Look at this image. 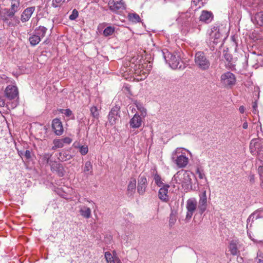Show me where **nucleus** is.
Returning a JSON list of instances; mask_svg holds the SVG:
<instances>
[{"instance_id": "obj_25", "label": "nucleus", "mask_w": 263, "mask_h": 263, "mask_svg": "<svg viewBox=\"0 0 263 263\" xmlns=\"http://www.w3.org/2000/svg\"><path fill=\"white\" fill-rule=\"evenodd\" d=\"M20 0H11L10 10L15 14L20 9Z\"/></svg>"}, {"instance_id": "obj_15", "label": "nucleus", "mask_w": 263, "mask_h": 263, "mask_svg": "<svg viewBox=\"0 0 263 263\" xmlns=\"http://www.w3.org/2000/svg\"><path fill=\"white\" fill-rule=\"evenodd\" d=\"M35 9V7H30L26 8L21 15V20L25 23L29 20Z\"/></svg>"}, {"instance_id": "obj_5", "label": "nucleus", "mask_w": 263, "mask_h": 263, "mask_svg": "<svg viewBox=\"0 0 263 263\" xmlns=\"http://www.w3.org/2000/svg\"><path fill=\"white\" fill-rule=\"evenodd\" d=\"M220 82L226 87L231 88L236 84V77L231 72L227 71L221 74Z\"/></svg>"}, {"instance_id": "obj_8", "label": "nucleus", "mask_w": 263, "mask_h": 263, "mask_svg": "<svg viewBox=\"0 0 263 263\" xmlns=\"http://www.w3.org/2000/svg\"><path fill=\"white\" fill-rule=\"evenodd\" d=\"M148 74V70L145 69L143 65L137 64L134 66V77L137 81L144 80Z\"/></svg>"}, {"instance_id": "obj_10", "label": "nucleus", "mask_w": 263, "mask_h": 263, "mask_svg": "<svg viewBox=\"0 0 263 263\" xmlns=\"http://www.w3.org/2000/svg\"><path fill=\"white\" fill-rule=\"evenodd\" d=\"M4 96L9 100L15 99L18 96L17 87L13 84H9L4 90Z\"/></svg>"}, {"instance_id": "obj_16", "label": "nucleus", "mask_w": 263, "mask_h": 263, "mask_svg": "<svg viewBox=\"0 0 263 263\" xmlns=\"http://www.w3.org/2000/svg\"><path fill=\"white\" fill-rule=\"evenodd\" d=\"M50 169L52 172H56L59 177H63L65 174V171L63 165L54 161L50 163Z\"/></svg>"}, {"instance_id": "obj_22", "label": "nucleus", "mask_w": 263, "mask_h": 263, "mask_svg": "<svg viewBox=\"0 0 263 263\" xmlns=\"http://www.w3.org/2000/svg\"><path fill=\"white\" fill-rule=\"evenodd\" d=\"M238 242L237 240H232L230 245L229 246V251L231 254L234 256H238L240 254V251L238 250Z\"/></svg>"}, {"instance_id": "obj_60", "label": "nucleus", "mask_w": 263, "mask_h": 263, "mask_svg": "<svg viewBox=\"0 0 263 263\" xmlns=\"http://www.w3.org/2000/svg\"><path fill=\"white\" fill-rule=\"evenodd\" d=\"M116 261L117 263H122L121 262V261L119 258L116 259L115 262Z\"/></svg>"}, {"instance_id": "obj_17", "label": "nucleus", "mask_w": 263, "mask_h": 263, "mask_svg": "<svg viewBox=\"0 0 263 263\" xmlns=\"http://www.w3.org/2000/svg\"><path fill=\"white\" fill-rule=\"evenodd\" d=\"M147 185V182L146 178L143 176L140 177L138 181L137 186V191L139 194L143 195L145 193Z\"/></svg>"}, {"instance_id": "obj_1", "label": "nucleus", "mask_w": 263, "mask_h": 263, "mask_svg": "<svg viewBox=\"0 0 263 263\" xmlns=\"http://www.w3.org/2000/svg\"><path fill=\"white\" fill-rule=\"evenodd\" d=\"M162 52L166 62L172 69H184L186 67V64L181 60L178 52L171 53L166 49L162 50Z\"/></svg>"}, {"instance_id": "obj_58", "label": "nucleus", "mask_w": 263, "mask_h": 263, "mask_svg": "<svg viewBox=\"0 0 263 263\" xmlns=\"http://www.w3.org/2000/svg\"><path fill=\"white\" fill-rule=\"evenodd\" d=\"M260 175L261 176H263V167H261L259 170Z\"/></svg>"}, {"instance_id": "obj_31", "label": "nucleus", "mask_w": 263, "mask_h": 263, "mask_svg": "<svg viewBox=\"0 0 263 263\" xmlns=\"http://www.w3.org/2000/svg\"><path fill=\"white\" fill-rule=\"evenodd\" d=\"M1 80L0 82L2 83H6L8 85L15 84V81L13 79L9 78L5 74H2L1 76Z\"/></svg>"}, {"instance_id": "obj_45", "label": "nucleus", "mask_w": 263, "mask_h": 263, "mask_svg": "<svg viewBox=\"0 0 263 263\" xmlns=\"http://www.w3.org/2000/svg\"><path fill=\"white\" fill-rule=\"evenodd\" d=\"M60 112L62 114H64L66 117H70L72 115V111L68 108L66 109H61Z\"/></svg>"}, {"instance_id": "obj_41", "label": "nucleus", "mask_w": 263, "mask_h": 263, "mask_svg": "<svg viewBox=\"0 0 263 263\" xmlns=\"http://www.w3.org/2000/svg\"><path fill=\"white\" fill-rule=\"evenodd\" d=\"M105 258L107 263H116V260L114 259L112 255L109 252H106L105 253Z\"/></svg>"}, {"instance_id": "obj_33", "label": "nucleus", "mask_w": 263, "mask_h": 263, "mask_svg": "<svg viewBox=\"0 0 263 263\" xmlns=\"http://www.w3.org/2000/svg\"><path fill=\"white\" fill-rule=\"evenodd\" d=\"M115 28L112 26L107 27L103 31V35L105 37L111 35L115 32Z\"/></svg>"}, {"instance_id": "obj_55", "label": "nucleus", "mask_w": 263, "mask_h": 263, "mask_svg": "<svg viewBox=\"0 0 263 263\" xmlns=\"http://www.w3.org/2000/svg\"><path fill=\"white\" fill-rule=\"evenodd\" d=\"M237 261L239 262H242L243 261V258L241 256H240V255L237 256Z\"/></svg>"}, {"instance_id": "obj_23", "label": "nucleus", "mask_w": 263, "mask_h": 263, "mask_svg": "<svg viewBox=\"0 0 263 263\" xmlns=\"http://www.w3.org/2000/svg\"><path fill=\"white\" fill-rule=\"evenodd\" d=\"M79 212L81 215L86 219H88L91 217V211L89 208L85 206H81Z\"/></svg>"}, {"instance_id": "obj_32", "label": "nucleus", "mask_w": 263, "mask_h": 263, "mask_svg": "<svg viewBox=\"0 0 263 263\" xmlns=\"http://www.w3.org/2000/svg\"><path fill=\"white\" fill-rule=\"evenodd\" d=\"M84 172L87 175H91L92 172V166L90 161H87L85 163Z\"/></svg>"}, {"instance_id": "obj_47", "label": "nucleus", "mask_w": 263, "mask_h": 263, "mask_svg": "<svg viewBox=\"0 0 263 263\" xmlns=\"http://www.w3.org/2000/svg\"><path fill=\"white\" fill-rule=\"evenodd\" d=\"M224 59L229 63H230L233 59L232 55L228 53L225 52L223 54Z\"/></svg>"}, {"instance_id": "obj_43", "label": "nucleus", "mask_w": 263, "mask_h": 263, "mask_svg": "<svg viewBox=\"0 0 263 263\" xmlns=\"http://www.w3.org/2000/svg\"><path fill=\"white\" fill-rule=\"evenodd\" d=\"M78 15L79 12L78 10L76 9H74L72 10L71 14L69 15V19L71 21L75 20L78 17Z\"/></svg>"}, {"instance_id": "obj_13", "label": "nucleus", "mask_w": 263, "mask_h": 263, "mask_svg": "<svg viewBox=\"0 0 263 263\" xmlns=\"http://www.w3.org/2000/svg\"><path fill=\"white\" fill-rule=\"evenodd\" d=\"M199 196V200L198 208L199 210V213L200 214H202L205 211L207 208V197L206 191L203 190Z\"/></svg>"}, {"instance_id": "obj_51", "label": "nucleus", "mask_w": 263, "mask_h": 263, "mask_svg": "<svg viewBox=\"0 0 263 263\" xmlns=\"http://www.w3.org/2000/svg\"><path fill=\"white\" fill-rule=\"evenodd\" d=\"M31 152L29 150H26L25 152V156L27 159H29L31 156Z\"/></svg>"}, {"instance_id": "obj_49", "label": "nucleus", "mask_w": 263, "mask_h": 263, "mask_svg": "<svg viewBox=\"0 0 263 263\" xmlns=\"http://www.w3.org/2000/svg\"><path fill=\"white\" fill-rule=\"evenodd\" d=\"M254 213H257L256 215L258 217V218H263V209H258L254 211Z\"/></svg>"}, {"instance_id": "obj_19", "label": "nucleus", "mask_w": 263, "mask_h": 263, "mask_svg": "<svg viewBox=\"0 0 263 263\" xmlns=\"http://www.w3.org/2000/svg\"><path fill=\"white\" fill-rule=\"evenodd\" d=\"M136 180L132 179L129 182L126 191V195L128 197L133 198L136 191Z\"/></svg>"}, {"instance_id": "obj_54", "label": "nucleus", "mask_w": 263, "mask_h": 263, "mask_svg": "<svg viewBox=\"0 0 263 263\" xmlns=\"http://www.w3.org/2000/svg\"><path fill=\"white\" fill-rule=\"evenodd\" d=\"M245 108L243 106H240L239 107V110L241 114H243L245 112Z\"/></svg>"}, {"instance_id": "obj_20", "label": "nucleus", "mask_w": 263, "mask_h": 263, "mask_svg": "<svg viewBox=\"0 0 263 263\" xmlns=\"http://www.w3.org/2000/svg\"><path fill=\"white\" fill-rule=\"evenodd\" d=\"M142 119L140 115L136 114L130 120L129 124L132 128H136L141 126Z\"/></svg>"}, {"instance_id": "obj_3", "label": "nucleus", "mask_w": 263, "mask_h": 263, "mask_svg": "<svg viewBox=\"0 0 263 263\" xmlns=\"http://www.w3.org/2000/svg\"><path fill=\"white\" fill-rule=\"evenodd\" d=\"M250 153L256 155L259 159L263 161V140L259 139H253L250 143Z\"/></svg>"}, {"instance_id": "obj_21", "label": "nucleus", "mask_w": 263, "mask_h": 263, "mask_svg": "<svg viewBox=\"0 0 263 263\" xmlns=\"http://www.w3.org/2000/svg\"><path fill=\"white\" fill-rule=\"evenodd\" d=\"M213 18V15L212 13L206 10H203L200 16V21L205 23L211 22Z\"/></svg>"}, {"instance_id": "obj_44", "label": "nucleus", "mask_w": 263, "mask_h": 263, "mask_svg": "<svg viewBox=\"0 0 263 263\" xmlns=\"http://www.w3.org/2000/svg\"><path fill=\"white\" fill-rule=\"evenodd\" d=\"M53 143L55 145V147H58V148H62L64 146L62 139H54L53 141Z\"/></svg>"}, {"instance_id": "obj_34", "label": "nucleus", "mask_w": 263, "mask_h": 263, "mask_svg": "<svg viewBox=\"0 0 263 263\" xmlns=\"http://www.w3.org/2000/svg\"><path fill=\"white\" fill-rule=\"evenodd\" d=\"M135 105L137 108V109L141 112V115L143 117L146 115V109L144 107L142 104L136 102Z\"/></svg>"}, {"instance_id": "obj_37", "label": "nucleus", "mask_w": 263, "mask_h": 263, "mask_svg": "<svg viewBox=\"0 0 263 263\" xmlns=\"http://www.w3.org/2000/svg\"><path fill=\"white\" fill-rule=\"evenodd\" d=\"M52 156V154H50V153L45 154L43 156V158H42L43 162L48 164L50 165V163H52L54 162V161H52L50 159Z\"/></svg>"}, {"instance_id": "obj_7", "label": "nucleus", "mask_w": 263, "mask_h": 263, "mask_svg": "<svg viewBox=\"0 0 263 263\" xmlns=\"http://www.w3.org/2000/svg\"><path fill=\"white\" fill-rule=\"evenodd\" d=\"M108 5L110 10L116 13L121 12L126 9V5L123 0H110Z\"/></svg>"}, {"instance_id": "obj_35", "label": "nucleus", "mask_w": 263, "mask_h": 263, "mask_svg": "<svg viewBox=\"0 0 263 263\" xmlns=\"http://www.w3.org/2000/svg\"><path fill=\"white\" fill-rule=\"evenodd\" d=\"M90 114L95 119H99L100 117L99 110L96 106H92L90 109Z\"/></svg>"}, {"instance_id": "obj_42", "label": "nucleus", "mask_w": 263, "mask_h": 263, "mask_svg": "<svg viewBox=\"0 0 263 263\" xmlns=\"http://www.w3.org/2000/svg\"><path fill=\"white\" fill-rule=\"evenodd\" d=\"M196 172V174L198 175V177L200 179H206L205 175L204 174V171L202 168H201V167L197 168Z\"/></svg>"}, {"instance_id": "obj_38", "label": "nucleus", "mask_w": 263, "mask_h": 263, "mask_svg": "<svg viewBox=\"0 0 263 263\" xmlns=\"http://www.w3.org/2000/svg\"><path fill=\"white\" fill-rule=\"evenodd\" d=\"M154 180L155 183L159 187L164 185L161 176L156 172L154 175Z\"/></svg>"}, {"instance_id": "obj_57", "label": "nucleus", "mask_w": 263, "mask_h": 263, "mask_svg": "<svg viewBox=\"0 0 263 263\" xmlns=\"http://www.w3.org/2000/svg\"><path fill=\"white\" fill-rule=\"evenodd\" d=\"M252 107L254 110H256V108L257 107V104L255 102L253 103Z\"/></svg>"}, {"instance_id": "obj_27", "label": "nucleus", "mask_w": 263, "mask_h": 263, "mask_svg": "<svg viewBox=\"0 0 263 263\" xmlns=\"http://www.w3.org/2000/svg\"><path fill=\"white\" fill-rule=\"evenodd\" d=\"M41 40V38L36 34L34 32L30 35L29 41L31 46H34L38 44Z\"/></svg>"}, {"instance_id": "obj_28", "label": "nucleus", "mask_w": 263, "mask_h": 263, "mask_svg": "<svg viewBox=\"0 0 263 263\" xmlns=\"http://www.w3.org/2000/svg\"><path fill=\"white\" fill-rule=\"evenodd\" d=\"M177 220V212L174 210H172L171 213L170 215L169 218V226L172 228L173 227Z\"/></svg>"}, {"instance_id": "obj_56", "label": "nucleus", "mask_w": 263, "mask_h": 263, "mask_svg": "<svg viewBox=\"0 0 263 263\" xmlns=\"http://www.w3.org/2000/svg\"><path fill=\"white\" fill-rule=\"evenodd\" d=\"M200 0H192V3L193 4L197 6Z\"/></svg>"}, {"instance_id": "obj_26", "label": "nucleus", "mask_w": 263, "mask_h": 263, "mask_svg": "<svg viewBox=\"0 0 263 263\" xmlns=\"http://www.w3.org/2000/svg\"><path fill=\"white\" fill-rule=\"evenodd\" d=\"M47 30V29L45 27L40 26L36 28L33 32L42 39L45 36Z\"/></svg>"}, {"instance_id": "obj_12", "label": "nucleus", "mask_w": 263, "mask_h": 263, "mask_svg": "<svg viewBox=\"0 0 263 263\" xmlns=\"http://www.w3.org/2000/svg\"><path fill=\"white\" fill-rule=\"evenodd\" d=\"M14 15L15 14L11 11L10 9L5 8L1 17L3 22L6 23L8 26H14L15 24L10 21V18H14Z\"/></svg>"}, {"instance_id": "obj_36", "label": "nucleus", "mask_w": 263, "mask_h": 263, "mask_svg": "<svg viewBox=\"0 0 263 263\" xmlns=\"http://www.w3.org/2000/svg\"><path fill=\"white\" fill-rule=\"evenodd\" d=\"M257 213H254V212L252 213L247 219V226L250 224V227H251L252 226V223L255 220H257L258 218V217H257V215H256V214Z\"/></svg>"}, {"instance_id": "obj_48", "label": "nucleus", "mask_w": 263, "mask_h": 263, "mask_svg": "<svg viewBox=\"0 0 263 263\" xmlns=\"http://www.w3.org/2000/svg\"><path fill=\"white\" fill-rule=\"evenodd\" d=\"M66 0H52V6L54 8L58 7L62 2H64Z\"/></svg>"}, {"instance_id": "obj_24", "label": "nucleus", "mask_w": 263, "mask_h": 263, "mask_svg": "<svg viewBox=\"0 0 263 263\" xmlns=\"http://www.w3.org/2000/svg\"><path fill=\"white\" fill-rule=\"evenodd\" d=\"M72 156L68 151H62L59 153L58 159L61 161H65L70 159Z\"/></svg>"}, {"instance_id": "obj_64", "label": "nucleus", "mask_w": 263, "mask_h": 263, "mask_svg": "<svg viewBox=\"0 0 263 263\" xmlns=\"http://www.w3.org/2000/svg\"><path fill=\"white\" fill-rule=\"evenodd\" d=\"M16 21H17V23L18 24L20 23L19 20L17 19Z\"/></svg>"}, {"instance_id": "obj_63", "label": "nucleus", "mask_w": 263, "mask_h": 263, "mask_svg": "<svg viewBox=\"0 0 263 263\" xmlns=\"http://www.w3.org/2000/svg\"><path fill=\"white\" fill-rule=\"evenodd\" d=\"M260 186H261V187L262 188V189L263 190V179H262V182L260 183Z\"/></svg>"}, {"instance_id": "obj_2", "label": "nucleus", "mask_w": 263, "mask_h": 263, "mask_svg": "<svg viewBox=\"0 0 263 263\" xmlns=\"http://www.w3.org/2000/svg\"><path fill=\"white\" fill-rule=\"evenodd\" d=\"M194 62L195 66L202 71L209 70L211 66L210 61L203 51H199L195 53Z\"/></svg>"}, {"instance_id": "obj_53", "label": "nucleus", "mask_w": 263, "mask_h": 263, "mask_svg": "<svg viewBox=\"0 0 263 263\" xmlns=\"http://www.w3.org/2000/svg\"><path fill=\"white\" fill-rule=\"evenodd\" d=\"M248 123H247V121L246 120L242 124V128L243 129H246L248 128Z\"/></svg>"}, {"instance_id": "obj_59", "label": "nucleus", "mask_w": 263, "mask_h": 263, "mask_svg": "<svg viewBox=\"0 0 263 263\" xmlns=\"http://www.w3.org/2000/svg\"><path fill=\"white\" fill-rule=\"evenodd\" d=\"M254 176L253 175V176H250V181L251 182H253V181H254Z\"/></svg>"}, {"instance_id": "obj_4", "label": "nucleus", "mask_w": 263, "mask_h": 263, "mask_svg": "<svg viewBox=\"0 0 263 263\" xmlns=\"http://www.w3.org/2000/svg\"><path fill=\"white\" fill-rule=\"evenodd\" d=\"M180 148H177L172 153V160L178 168H184L189 163V158L180 154Z\"/></svg>"}, {"instance_id": "obj_61", "label": "nucleus", "mask_w": 263, "mask_h": 263, "mask_svg": "<svg viewBox=\"0 0 263 263\" xmlns=\"http://www.w3.org/2000/svg\"><path fill=\"white\" fill-rule=\"evenodd\" d=\"M124 88H125V89L127 90V91L129 90V88L127 86H125Z\"/></svg>"}, {"instance_id": "obj_40", "label": "nucleus", "mask_w": 263, "mask_h": 263, "mask_svg": "<svg viewBox=\"0 0 263 263\" xmlns=\"http://www.w3.org/2000/svg\"><path fill=\"white\" fill-rule=\"evenodd\" d=\"M253 263H263V253L260 251L257 253V256L254 258Z\"/></svg>"}, {"instance_id": "obj_62", "label": "nucleus", "mask_w": 263, "mask_h": 263, "mask_svg": "<svg viewBox=\"0 0 263 263\" xmlns=\"http://www.w3.org/2000/svg\"><path fill=\"white\" fill-rule=\"evenodd\" d=\"M58 148V147H55V145H54L52 146V149L54 150V149H57V148Z\"/></svg>"}, {"instance_id": "obj_30", "label": "nucleus", "mask_w": 263, "mask_h": 263, "mask_svg": "<svg viewBox=\"0 0 263 263\" xmlns=\"http://www.w3.org/2000/svg\"><path fill=\"white\" fill-rule=\"evenodd\" d=\"M254 20L257 25L263 27V12H259L255 15Z\"/></svg>"}, {"instance_id": "obj_29", "label": "nucleus", "mask_w": 263, "mask_h": 263, "mask_svg": "<svg viewBox=\"0 0 263 263\" xmlns=\"http://www.w3.org/2000/svg\"><path fill=\"white\" fill-rule=\"evenodd\" d=\"M221 37V34L218 30L216 29L215 31L212 30L211 33H210V39H213V42L215 43H217L218 42V40Z\"/></svg>"}, {"instance_id": "obj_11", "label": "nucleus", "mask_w": 263, "mask_h": 263, "mask_svg": "<svg viewBox=\"0 0 263 263\" xmlns=\"http://www.w3.org/2000/svg\"><path fill=\"white\" fill-rule=\"evenodd\" d=\"M197 201L195 198L189 199L186 201V208L187 212L186 219H190L197 208Z\"/></svg>"}, {"instance_id": "obj_6", "label": "nucleus", "mask_w": 263, "mask_h": 263, "mask_svg": "<svg viewBox=\"0 0 263 263\" xmlns=\"http://www.w3.org/2000/svg\"><path fill=\"white\" fill-rule=\"evenodd\" d=\"M174 178L179 183H182V186H186V189H191V179L190 175L186 172H178L174 175Z\"/></svg>"}, {"instance_id": "obj_46", "label": "nucleus", "mask_w": 263, "mask_h": 263, "mask_svg": "<svg viewBox=\"0 0 263 263\" xmlns=\"http://www.w3.org/2000/svg\"><path fill=\"white\" fill-rule=\"evenodd\" d=\"M79 151L81 155H85L88 152V146L86 145H83L80 146Z\"/></svg>"}, {"instance_id": "obj_39", "label": "nucleus", "mask_w": 263, "mask_h": 263, "mask_svg": "<svg viewBox=\"0 0 263 263\" xmlns=\"http://www.w3.org/2000/svg\"><path fill=\"white\" fill-rule=\"evenodd\" d=\"M128 17L130 21L135 23H138L140 21L139 15L136 13L129 14Z\"/></svg>"}, {"instance_id": "obj_50", "label": "nucleus", "mask_w": 263, "mask_h": 263, "mask_svg": "<svg viewBox=\"0 0 263 263\" xmlns=\"http://www.w3.org/2000/svg\"><path fill=\"white\" fill-rule=\"evenodd\" d=\"M63 143L69 144L72 142V139L69 137H65L62 139Z\"/></svg>"}, {"instance_id": "obj_18", "label": "nucleus", "mask_w": 263, "mask_h": 263, "mask_svg": "<svg viewBox=\"0 0 263 263\" xmlns=\"http://www.w3.org/2000/svg\"><path fill=\"white\" fill-rule=\"evenodd\" d=\"M170 187L168 184H164L159 191V198L163 201L166 202L168 200V189Z\"/></svg>"}, {"instance_id": "obj_14", "label": "nucleus", "mask_w": 263, "mask_h": 263, "mask_svg": "<svg viewBox=\"0 0 263 263\" xmlns=\"http://www.w3.org/2000/svg\"><path fill=\"white\" fill-rule=\"evenodd\" d=\"M52 128L56 135L60 136L64 132L62 123L60 119L55 118L52 121Z\"/></svg>"}, {"instance_id": "obj_52", "label": "nucleus", "mask_w": 263, "mask_h": 263, "mask_svg": "<svg viewBox=\"0 0 263 263\" xmlns=\"http://www.w3.org/2000/svg\"><path fill=\"white\" fill-rule=\"evenodd\" d=\"M5 105V101L4 99L0 97V107H4Z\"/></svg>"}, {"instance_id": "obj_9", "label": "nucleus", "mask_w": 263, "mask_h": 263, "mask_svg": "<svg viewBox=\"0 0 263 263\" xmlns=\"http://www.w3.org/2000/svg\"><path fill=\"white\" fill-rule=\"evenodd\" d=\"M120 118V106L116 105L113 106L108 115V120L111 125L116 124L117 121Z\"/></svg>"}]
</instances>
